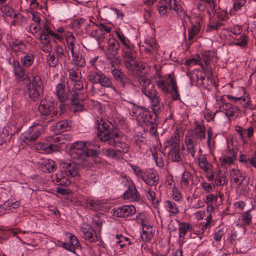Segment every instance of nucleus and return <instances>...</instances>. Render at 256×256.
Here are the masks:
<instances>
[{
	"label": "nucleus",
	"instance_id": "obj_21",
	"mask_svg": "<svg viewBox=\"0 0 256 256\" xmlns=\"http://www.w3.org/2000/svg\"><path fill=\"white\" fill-rule=\"evenodd\" d=\"M70 90H66L65 86L63 84H59L56 87V94L59 100L62 102H65L70 98Z\"/></svg>",
	"mask_w": 256,
	"mask_h": 256
},
{
	"label": "nucleus",
	"instance_id": "obj_7",
	"mask_svg": "<svg viewBox=\"0 0 256 256\" xmlns=\"http://www.w3.org/2000/svg\"><path fill=\"white\" fill-rule=\"evenodd\" d=\"M28 93L30 98L36 101L40 96L43 91V84L41 78L38 76H33L27 84Z\"/></svg>",
	"mask_w": 256,
	"mask_h": 256
},
{
	"label": "nucleus",
	"instance_id": "obj_47",
	"mask_svg": "<svg viewBox=\"0 0 256 256\" xmlns=\"http://www.w3.org/2000/svg\"><path fill=\"white\" fill-rule=\"evenodd\" d=\"M34 60V56L32 54H28L22 58V62L25 66L28 67L32 64Z\"/></svg>",
	"mask_w": 256,
	"mask_h": 256
},
{
	"label": "nucleus",
	"instance_id": "obj_4",
	"mask_svg": "<svg viewBox=\"0 0 256 256\" xmlns=\"http://www.w3.org/2000/svg\"><path fill=\"white\" fill-rule=\"evenodd\" d=\"M38 110L41 114L42 120L46 123L54 120L60 114L56 108L54 102H48L46 100H40Z\"/></svg>",
	"mask_w": 256,
	"mask_h": 256
},
{
	"label": "nucleus",
	"instance_id": "obj_6",
	"mask_svg": "<svg viewBox=\"0 0 256 256\" xmlns=\"http://www.w3.org/2000/svg\"><path fill=\"white\" fill-rule=\"evenodd\" d=\"M38 110L41 114L42 120L46 123L54 120L60 114L56 108L54 102H48L46 100H40Z\"/></svg>",
	"mask_w": 256,
	"mask_h": 256
},
{
	"label": "nucleus",
	"instance_id": "obj_12",
	"mask_svg": "<svg viewBox=\"0 0 256 256\" xmlns=\"http://www.w3.org/2000/svg\"><path fill=\"white\" fill-rule=\"evenodd\" d=\"M142 47L147 54L146 58H150L152 62L154 61L156 58V52L158 48L156 41L154 39L146 40Z\"/></svg>",
	"mask_w": 256,
	"mask_h": 256
},
{
	"label": "nucleus",
	"instance_id": "obj_29",
	"mask_svg": "<svg viewBox=\"0 0 256 256\" xmlns=\"http://www.w3.org/2000/svg\"><path fill=\"white\" fill-rule=\"evenodd\" d=\"M98 84H100L102 86L107 88H111L115 92H116V90L114 86L111 78H109L103 73L101 74Z\"/></svg>",
	"mask_w": 256,
	"mask_h": 256
},
{
	"label": "nucleus",
	"instance_id": "obj_27",
	"mask_svg": "<svg viewBox=\"0 0 256 256\" xmlns=\"http://www.w3.org/2000/svg\"><path fill=\"white\" fill-rule=\"evenodd\" d=\"M70 97L72 104H78V102H81L86 97V95L80 91L72 90L70 91Z\"/></svg>",
	"mask_w": 256,
	"mask_h": 256
},
{
	"label": "nucleus",
	"instance_id": "obj_49",
	"mask_svg": "<svg viewBox=\"0 0 256 256\" xmlns=\"http://www.w3.org/2000/svg\"><path fill=\"white\" fill-rule=\"evenodd\" d=\"M248 42V37L246 35H241L239 39L236 40L234 44L236 46H239L241 48L245 47Z\"/></svg>",
	"mask_w": 256,
	"mask_h": 256
},
{
	"label": "nucleus",
	"instance_id": "obj_20",
	"mask_svg": "<svg viewBox=\"0 0 256 256\" xmlns=\"http://www.w3.org/2000/svg\"><path fill=\"white\" fill-rule=\"evenodd\" d=\"M120 45L115 39H110L108 42V47L106 51L108 58H114L118 53Z\"/></svg>",
	"mask_w": 256,
	"mask_h": 256
},
{
	"label": "nucleus",
	"instance_id": "obj_25",
	"mask_svg": "<svg viewBox=\"0 0 256 256\" xmlns=\"http://www.w3.org/2000/svg\"><path fill=\"white\" fill-rule=\"evenodd\" d=\"M232 182L235 184L238 188H240L244 180V176H243L239 170H233L231 174Z\"/></svg>",
	"mask_w": 256,
	"mask_h": 256
},
{
	"label": "nucleus",
	"instance_id": "obj_5",
	"mask_svg": "<svg viewBox=\"0 0 256 256\" xmlns=\"http://www.w3.org/2000/svg\"><path fill=\"white\" fill-rule=\"evenodd\" d=\"M38 110L41 114L42 120L46 123L54 120L60 114L56 108L54 102H48L46 100H40Z\"/></svg>",
	"mask_w": 256,
	"mask_h": 256
},
{
	"label": "nucleus",
	"instance_id": "obj_40",
	"mask_svg": "<svg viewBox=\"0 0 256 256\" xmlns=\"http://www.w3.org/2000/svg\"><path fill=\"white\" fill-rule=\"evenodd\" d=\"M165 206L169 212L172 214H176L179 212L177 205L173 202L166 200L165 202Z\"/></svg>",
	"mask_w": 256,
	"mask_h": 256
},
{
	"label": "nucleus",
	"instance_id": "obj_48",
	"mask_svg": "<svg viewBox=\"0 0 256 256\" xmlns=\"http://www.w3.org/2000/svg\"><path fill=\"white\" fill-rule=\"evenodd\" d=\"M47 62L51 67H56L59 64H60V62L54 54H49L48 56Z\"/></svg>",
	"mask_w": 256,
	"mask_h": 256
},
{
	"label": "nucleus",
	"instance_id": "obj_28",
	"mask_svg": "<svg viewBox=\"0 0 256 256\" xmlns=\"http://www.w3.org/2000/svg\"><path fill=\"white\" fill-rule=\"evenodd\" d=\"M14 74L16 78H18L20 80H24L26 76L25 74V70L24 68L18 61L14 62Z\"/></svg>",
	"mask_w": 256,
	"mask_h": 256
},
{
	"label": "nucleus",
	"instance_id": "obj_53",
	"mask_svg": "<svg viewBox=\"0 0 256 256\" xmlns=\"http://www.w3.org/2000/svg\"><path fill=\"white\" fill-rule=\"evenodd\" d=\"M116 35L120 40L122 44L124 46L123 48H125L126 46H131L132 44H130V42L128 40L123 34L119 32H116Z\"/></svg>",
	"mask_w": 256,
	"mask_h": 256
},
{
	"label": "nucleus",
	"instance_id": "obj_55",
	"mask_svg": "<svg viewBox=\"0 0 256 256\" xmlns=\"http://www.w3.org/2000/svg\"><path fill=\"white\" fill-rule=\"evenodd\" d=\"M178 89V88L176 85V82L171 87V89H170V92H169L170 93L172 96L173 100H178L180 97Z\"/></svg>",
	"mask_w": 256,
	"mask_h": 256
},
{
	"label": "nucleus",
	"instance_id": "obj_54",
	"mask_svg": "<svg viewBox=\"0 0 256 256\" xmlns=\"http://www.w3.org/2000/svg\"><path fill=\"white\" fill-rule=\"evenodd\" d=\"M188 39L189 40H192L194 37L198 34L199 32L198 28L196 26H192V28H190L188 30Z\"/></svg>",
	"mask_w": 256,
	"mask_h": 256
},
{
	"label": "nucleus",
	"instance_id": "obj_22",
	"mask_svg": "<svg viewBox=\"0 0 256 256\" xmlns=\"http://www.w3.org/2000/svg\"><path fill=\"white\" fill-rule=\"evenodd\" d=\"M142 238L144 241L149 242L154 237V228L151 226L144 224V222H142Z\"/></svg>",
	"mask_w": 256,
	"mask_h": 256
},
{
	"label": "nucleus",
	"instance_id": "obj_43",
	"mask_svg": "<svg viewBox=\"0 0 256 256\" xmlns=\"http://www.w3.org/2000/svg\"><path fill=\"white\" fill-rule=\"evenodd\" d=\"M86 204L87 208L94 210L98 209L100 206V202L98 200L92 199H87L86 201Z\"/></svg>",
	"mask_w": 256,
	"mask_h": 256
},
{
	"label": "nucleus",
	"instance_id": "obj_58",
	"mask_svg": "<svg viewBox=\"0 0 256 256\" xmlns=\"http://www.w3.org/2000/svg\"><path fill=\"white\" fill-rule=\"evenodd\" d=\"M70 244L72 248H75L80 247V244L78 238L74 235L71 234L70 236Z\"/></svg>",
	"mask_w": 256,
	"mask_h": 256
},
{
	"label": "nucleus",
	"instance_id": "obj_15",
	"mask_svg": "<svg viewBox=\"0 0 256 256\" xmlns=\"http://www.w3.org/2000/svg\"><path fill=\"white\" fill-rule=\"evenodd\" d=\"M112 74L114 80L122 88H126L131 82L130 80L120 70L114 68Z\"/></svg>",
	"mask_w": 256,
	"mask_h": 256
},
{
	"label": "nucleus",
	"instance_id": "obj_38",
	"mask_svg": "<svg viewBox=\"0 0 256 256\" xmlns=\"http://www.w3.org/2000/svg\"><path fill=\"white\" fill-rule=\"evenodd\" d=\"M68 78L70 82L82 78L80 70L78 68H70L68 70Z\"/></svg>",
	"mask_w": 256,
	"mask_h": 256
},
{
	"label": "nucleus",
	"instance_id": "obj_36",
	"mask_svg": "<svg viewBox=\"0 0 256 256\" xmlns=\"http://www.w3.org/2000/svg\"><path fill=\"white\" fill-rule=\"evenodd\" d=\"M54 52L56 55V57L60 62V64H64L66 62V56L64 54V49L61 46H58L54 48Z\"/></svg>",
	"mask_w": 256,
	"mask_h": 256
},
{
	"label": "nucleus",
	"instance_id": "obj_51",
	"mask_svg": "<svg viewBox=\"0 0 256 256\" xmlns=\"http://www.w3.org/2000/svg\"><path fill=\"white\" fill-rule=\"evenodd\" d=\"M146 196L148 199L150 200L154 206H156L158 204V200L156 199L154 192L149 188L146 193Z\"/></svg>",
	"mask_w": 256,
	"mask_h": 256
},
{
	"label": "nucleus",
	"instance_id": "obj_64",
	"mask_svg": "<svg viewBox=\"0 0 256 256\" xmlns=\"http://www.w3.org/2000/svg\"><path fill=\"white\" fill-rule=\"evenodd\" d=\"M224 234V232L223 229L218 230L214 233V239L217 242H220Z\"/></svg>",
	"mask_w": 256,
	"mask_h": 256
},
{
	"label": "nucleus",
	"instance_id": "obj_30",
	"mask_svg": "<svg viewBox=\"0 0 256 256\" xmlns=\"http://www.w3.org/2000/svg\"><path fill=\"white\" fill-rule=\"evenodd\" d=\"M198 164L200 168L205 172H210L212 168V164L209 162L204 156H200L198 158Z\"/></svg>",
	"mask_w": 256,
	"mask_h": 256
},
{
	"label": "nucleus",
	"instance_id": "obj_34",
	"mask_svg": "<svg viewBox=\"0 0 256 256\" xmlns=\"http://www.w3.org/2000/svg\"><path fill=\"white\" fill-rule=\"evenodd\" d=\"M185 140L186 146V150L190 154L192 158H195L196 152L197 151V146L198 144L196 142H193L190 140Z\"/></svg>",
	"mask_w": 256,
	"mask_h": 256
},
{
	"label": "nucleus",
	"instance_id": "obj_46",
	"mask_svg": "<svg viewBox=\"0 0 256 256\" xmlns=\"http://www.w3.org/2000/svg\"><path fill=\"white\" fill-rule=\"evenodd\" d=\"M84 79L82 78H81L71 82L74 86L72 90L78 91L82 90L84 86Z\"/></svg>",
	"mask_w": 256,
	"mask_h": 256
},
{
	"label": "nucleus",
	"instance_id": "obj_10",
	"mask_svg": "<svg viewBox=\"0 0 256 256\" xmlns=\"http://www.w3.org/2000/svg\"><path fill=\"white\" fill-rule=\"evenodd\" d=\"M135 51L132 45L122 48V57L126 68L132 70L135 64Z\"/></svg>",
	"mask_w": 256,
	"mask_h": 256
},
{
	"label": "nucleus",
	"instance_id": "obj_9",
	"mask_svg": "<svg viewBox=\"0 0 256 256\" xmlns=\"http://www.w3.org/2000/svg\"><path fill=\"white\" fill-rule=\"evenodd\" d=\"M44 129L41 126H34L22 134V140L26 143L34 142L43 132Z\"/></svg>",
	"mask_w": 256,
	"mask_h": 256
},
{
	"label": "nucleus",
	"instance_id": "obj_13",
	"mask_svg": "<svg viewBox=\"0 0 256 256\" xmlns=\"http://www.w3.org/2000/svg\"><path fill=\"white\" fill-rule=\"evenodd\" d=\"M160 111V110L156 112L154 111V112L152 113L148 110H144L140 113L138 118L140 122L146 126L155 124L156 122L157 114Z\"/></svg>",
	"mask_w": 256,
	"mask_h": 256
},
{
	"label": "nucleus",
	"instance_id": "obj_32",
	"mask_svg": "<svg viewBox=\"0 0 256 256\" xmlns=\"http://www.w3.org/2000/svg\"><path fill=\"white\" fill-rule=\"evenodd\" d=\"M229 155L220 158V161L222 164H232L236 158V152L234 150H230Z\"/></svg>",
	"mask_w": 256,
	"mask_h": 256
},
{
	"label": "nucleus",
	"instance_id": "obj_61",
	"mask_svg": "<svg viewBox=\"0 0 256 256\" xmlns=\"http://www.w3.org/2000/svg\"><path fill=\"white\" fill-rule=\"evenodd\" d=\"M46 32V34L54 36L56 38L59 40L60 38V36L56 33L54 32L51 30H50L49 26L47 25H45L44 30L42 31V33Z\"/></svg>",
	"mask_w": 256,
	"mask_h": 256
},
{
	"label": "nucleus",
	"instance_id": "obj_50",
	"mask_svg": "<svg viewBox=\"0 0 256 256\" xmlns=\"http://www.w3.org/2000/svg\"><path fill=\"white\" fill-rule=\"evenodd\" d=\"M84 238L86 240H88L90 242H96L98 241V236L95 230H90V231L85 234H84Z\"/></svg>",
	"mask_w": 256,
	"mask_h": 256
},
{
	"label": "nucleus",
	"instance_id": "obj_39",
	"mask_svg": "<svg viewBox=\"0 0 256 256\" xmlns=\"http://www.w3.org/2000/svg\"><path fill=\"white\" fill-rule=\"evenodd\" d=\"M180 136L178 132H175L172 135L170 138L167 141L166 148L179 146Z\"/></svg>",
	"mask_w": 256,
	"mask_h": 256
},
{
	"label": "nucleus",
	"instance_id": "obj_19",
	"mask_svg": "<svg viewBox=\"0 0 256 256\" xmlns=\"http://www.w3.org/2000/svg\"><path fill=\"white\" fill-rule=\"evenodd\" d=\"M38 168L45 172H51L56 169V163L50 160L42 159L38 163Z\"/></svg>",
	"mask_w": 256,
	"mask_h": 256
},
{
	"label": "nucleus",
	"instance_id": "obj_26",
	"mask_svg": "<svg viewBox=\"0 0 256 256\" xmlns=\"http://www.w3.org/2000/svg\"><path fill=\"white\" fill-rule=\"evenodd\" d=\"M50 34L46 32L42 33L40 36V39L42 44V49L45 52H50L52 50V46L50 43Z\"/></svg>",
	"mask_w": 256,
	"mask_h": 256
},
{
	"label": "nucleus",
	"instance_id": "obj_35",
	"mask_svg": "<svg viewBox=\"0 0 256 256\" xmlns=\"http://www.w3.org/2000/svg\"><path fill=\"white\" fill-rule=\"evenodd\" d=\"M10 46L16 52H22L26 48V45L24 42L18 40H12Z\"/></svg>",
	"mask_w": 256,
	"mask_h": 256
},
{
	"label": "nucleus",
	"instance_id": "obj_56",
	"mask_svg": "<svg viewBox=\"0 0 256 256\" xmlns=\"http://www.w3.org/2000/svg\"><path fill=\"white\" fill-rule=\"evenodd\" d=\"M54 126L56 130L63 132L68 126V125L66 120H62L56 122Z\"/></svg>",
	"mask_w": 256,
	"mask_h": 256
},
{
	"label": "nucleus",
	"instance_id": "obj_31",
	"mask_svg": "<svg viewBox=\"0 0 256 256\" xmlns=\"http://www.w3.org/2000/svg\"><path fill=\"white\" fill-rule=\"evenodd\" d=\"M241 217V220L242 222V226L244 227V232L245 233L246 230L244 226H250L252 224V215L250 214V210H248L242 212Z\"/></svg>",
	"mask_w": 256,
	"mask_h": 256
},
{
	"label": "nucleus",
	"instance_id": "obj_45",
	"mask_svg": "<svg viewBox=\"0 0 256 256\" xmlns=\"http://www.w3.org/2000/svg\"><path fill=\"white\" fill-rule=\"evenodd\" d=\"M112 146L116 148V150L120 152H126L128 150V146L122 142L117 141Z\"/></svg>",
	"mask_w": 256,
	"mask_h": 256
},
{
	"label": "nucleus",
	"instance_id": "obj_44",
	"mask_svg": "<svg viewBox=\"0 0 256 256\" xmlns=\"http://www.w3.org/2000/svg\"><path fill=\"white\" fill-rule=\"evenodd\" d=\"M190 228V224L188 223L184 222L180 223L178 226L180 237H184Z\"/></svg>",
	"mask_w": 256,
	"mask_h": 256
},
{
	"label": "nucleus",
	"instance_id": "obj_18",
	"mask_svg": "<svg viewBox=\"0 0 256 256\" xmlns=\"http://www.w3.org/2000/svg\"><path fill=\"white\" fill-rule=\"evenodd\" d=\"M78 163L69 162L64 164L62 169L67 174V175L72 177H74L79 175V167Z\"/></svg>",
	"mask_w": 256,
	"mask_h": 256
},
{
	"label": "nucleus",
	"instance_id": "obj_1",
	"mask_svg": "<svg viewBox=\"0 0 256 256\" xmlns=\"http://www.w3.org/2000/svg\"><path fill=\"white\" fill-rule=\"evenodd\" d=\"M89 142L78 141L70 144L69 148L70 154L72 158L80 164H84L90 156H96V150L89 148Z\"/></svg>",
	"mask_w": 256,
	"mask_h": 256
},
{
	"label": "nucleus",
	"instance_id": "obj_37",
	"mask_svg": "<svg viewBox=\"0 0 256 256\" xmlns=\"http://www.w3.org/2000/svg\"><path fill=\"white\" fill-rule=\"evenodd\" d=\"M194 132L195 136L199 138L200 140H202L206 138V128L202 125L197 124L195 127Z\"/></svg>",
	"mask_w": 256,
	"mask_h": 256
},
{
	"label": "nucleus",
	"instance_id": "obj_16",
	"mask_svg": "<svg viewBox=\"0 0 256 256\" xmlns=\"http://www.w3.org/2000/svg\"><path fill=\"white\" fill-rule=\"evenodd\" d=\"M193 182V177L192 174L188 171H185L182 174L180 182L182 189L186 192H189L192 189Z\"/></svg>",
	"mask_w": 256,
	"mask_h": 256
},
{
	"label": "nucleus",
	"instance_id": "obj_24",
	"mask_svg": "<svg viewBox=\"0 0 256 256\" xmlns=\"http://www.w3.org/2000/svg\"><path fill=\"white\" fill-rule=\"evenodd\" d=\"M56 182H59V185L64 186H69L71 183L67 174L62 168L56 174Z\"/></svg>",
	"mask_w": 256,
	"mask_h": 256
},
{
	"label": "nucleus",
	"instance_id": "obj_59",
	"mask_svg": "<svg viewBox=\"0 0 256 256\" xmlns=\"http://www.w3.org/2000/svg\"><path fill=\"white\" fill-rule=\"evenodd\" d=\"M0 10L3 14H6L9 16H12L13 10L8 6H2L0 8Z\"/></svg>",
	"mask_w": 256,
	"mask_h": 256
},
{
	"label": "nucleus",
	"instance_id": "obj_3",
	"mask_svg": "<svg viewBox=\"0 0 256 256\" xmlns=\"http://www.w3.org/2000/svg\"><path fill=\"white\" fill-rule=\"evenodd\" d=\"M95 123L97 126L98 132V136L100 140L108 145H113L116 144V141L115 138L118 137V134L112 131V128H110L108 123L102 118L100 120H96Z\"/></svg>",
	"mask_w": 256,
	"mask_h": 256
},
{
	"label": "nucleus",
	"instance_id": "obj_52",
	"mask_svg": "<svg viewBox=\"0 0 256 256\" xmlns=\"http://www.w3.org/2000/svg\"><path fill=\"white\" fill-rule=\"evenodd\" d=\"M73 60L74 61L76 64L78 66L82 67L85 65V60L82 56L78 55L76 54L72 57Z\"/></svg>",
	"mask_w": 256,
	"mask_h": 256
},
{
	"label": "nucleus",
	"instance_id": "obj_11",
	"mask_svg": "<svg viewBox=\"0 0 256 256\" xmlns=\"http://www.w3.org/2000/svg\"><path fill=\"white\" fill-rule=\"evenodd\" d=\"M176 82L173 74H168V77L160 76L156 81L158 88L166 94L170 92V87H172Z\"/></svg>",
	"mask_w": 256,
	"mask_h": 256
},
{
	"label": "nucleus",
	"instance_id": "obj_17",
	"mask_svg": "<svg viewBox=\"0 0 256 256\" xmlns=\"http://www.w3.org/2000/svg\"><path fill=\"white\" fill-rule=\"evenodd\" d=\"M136 212V208L133 206H123L114 211V215L118 217H127Z\"/></svg>",
	"mask_w": 256,
	"mask_h": 256
},
{
	"label": "nucleus",
	"instance_id": "obj_63",
	"mask_svg": "<svg viewBox=\"0 0 256 256\" xmlns=\"http://www.w3.org/2000/svg\"><path fill=\"white\" fill-rule=\"evenodd\" d=\"M153 157L154 159L156 165L160 167H162L164 165V162L162 158L160 157H158V153H153Z\"/></svg>",
	"mask_w": 256,
	"mask_h": 256
},
{
	"label": "nucleus",
	"instance_id": "obj_2",
	"mask_svg": "<svg viewBox=\"0 0 256 256\" xmlns=\"http://www.w3.org/2000/svg\"><path fill=\"white\" fill-rule=\"evenodd\" d=\"M138 81L142 86V92L150 99L153 111L156 112H159L164 104L161 102L160 96L155 88L154 84L150 79L142 76H138Z\"/></svg>",
	"mask_w": 256,
	"mask_h": 256
},
{
	"label": "nucleus",
	"instance_id": "obj_33",
	"mask_svg": "<svg viewBox=\"0 0 256 256\" xmlns=\"http://www.w3.org/2000/svg\"><path fill=\"white\" fill-rule=\"evenodd\" d=\"M169 156L172 161L180 162L182 160V158L180 154V146L168 148Z\"/></svg>",
	"mask_w": 256,
	"mask_h": 256
},
{
	"label": "nucleus",
	"instance_id": "obj_62",
	"mask_svg": "<svg viewBox=\"0 0 256 256\" xmlns=\"http://www.w3.org/2000/svg\"><path fill=\"white\" fill-rule=\"evenodd\" d=\"M172 198L176 202H178L182 199V196H180L178 190L176 188H173Z\"/></svg>",
	"mask_w": 256,
	"mask_h": 256
},
{
	"label": "nucleus",
	"instance_id": "obj_42",
	"mask_svg": "<svg viewBox=\"0 0 256 256\" xmlns=\"http://www.w3.org/2000/svg\"><path fill=\"white\" fill-rule=\"evenodd\" d=\"M38 147H40L39 150H42L46 151L48 153H50L52 152L57 150L59 148V146L57 144H50L47 146L46 145L40 144Z\"/></svg>",
	"mask_w": 256,
	"mask_h": 256
},
{
	"label": "nucleus",
	"instance_id": "obj_23",
	"mask_svg": "<svg viewBox=\"0 0 256 256\" xmlns=\"http://www.w3.org/2000/svg\"><path fill=\"white\" fill-rule=\"evenodd\" d=\"M142 180L146 184L150 186H155L159 182V176L156 172H149L146 175L145 174L142 178Z\"/></svg>",
	"mask_w": 256,
	"mask_h": 256
},
{
	"label": "nucleus",
	"instance_id": "obj_8",
	"mask_svg": "<svg viewBox=\"0 0 256 256\" xmlns=\"http://www.w3.org/2000/svg\"><path fill=\"white\" fill-rule=\"evenodd\" d=\"M157 6L162 16L167 15L168 10H172L177 14L181 13L183 10L182 6L176 0H160Z\"/></svg>",
	"mask_w": 256,
	"mask_h": 256
},
{
	"label": "nucleus",
	"instance_id": "obj_14",
	"mask_svg": "<svg viewBox=\"0 0 256 256\" xmlns=\"http://www.w3.org/2000/svg\"><path fill=\"white\" fill-rule=\"evenodd\" d=\"M128 189L123 194L124 200H128L132 202H138L140 200V194L132 181H128Z\"/></svg>",
	"mask_w": 256,
	"mask_h": 256
},
{
	"label": "nucleus",
	"instance_id": "obj_60",
	"mask_svg": "<svg viewBox=\"0 0 256 256\" xmlns=\"http://www.w3.org/2000/svg\"><path fill=\"white\" fill-rule=\"evenodd\" d=\"M92 223L94 224H95L96 226H98L99 228L102 227V221L100 216V215L96 214L93 217Z\"/></svg>",
	"mask_w": 256,
	"mask_h": 256
},
{
	"label": "nucleus",
	"instance_id": "obj_57",
	"mask_svg": "<svg viewBox=\"0 0 256 256\" xmlns=\"http://www.w3.org/2000/svg\"><path fill=\"white\" fill-rule=\"evenodd\" d=\"M215 183L216 186L224 185L227 183L225 176L220 174H216L215 178Z\"/></svg>",
	"mask_w": 256,
	"mask_h": 256
},
{
	"label": "nucleus",
	"instance_id": "obj_41",
	"mask_svg": "<svg viewBox=\"0 0 256 256\" xmlns=\"http://www.w3.org/2000/svg\"><path fill=\"white\" fill-rule=\"evenodd\" d=\"M102 74L98 70H91L88 75V80L93 84H98Z\"/></svg>",
	"mask_w": 256,
	"mask_h": 256
}]
</instances>
